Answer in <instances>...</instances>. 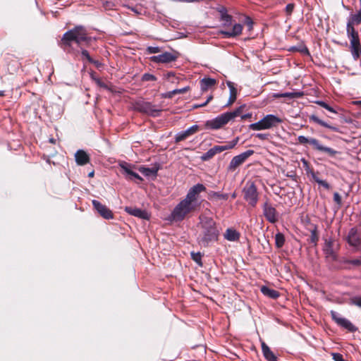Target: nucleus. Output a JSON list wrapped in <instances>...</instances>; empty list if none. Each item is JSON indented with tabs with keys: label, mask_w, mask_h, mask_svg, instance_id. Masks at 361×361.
I'll use <instances>...</instances> for the list:
<instances>
[{
	"label": "nucleus",
	"mask_w": 361,
	"mask_h": 361,
	"mask_svg": "<svg viewBox=\"0 0 361 361\" xmlns=\"http://www.w3.org/2000/svg\"><path fill=\"white\" fill-rule=\"evenodd\" d=\"M206 190L204 185L197 183L190 188L185 196L173 209L169 219L173 221H181L186 216L194 212L199 206L197 197Z\"/></svg>",
	"instance_id": "obj_1"
},
{
	"label": "nucleus",
	"mask_w": 361,
	"mask_h": 361,
	"mask_svg": "<svg viewBox=\"0 0 361 361\" xmlns=\"http://www.w3.org/2000/svg\"><path fill=\"white\" fill-rule=\"evenodd\" d=\"M201 232L197 237V243L202 247L212 246L218 240L219 231L216 222L211 217L200 218Z\"/></svg>",
	"instance_id": "obj_2"
},
{
	"label": "nucleus",
	"mask_w": 361,
	"mask_h": 361,
	"mask_svg": "<svg viewBox=\"0 0 361 361\" xmlns=\"http://www.w3.org/2000/svg\"><path fill=\"white\" fill-rule=\"evenodd\" d=\"M221 23L219 33L225 38H234L241 35L243 26L240 23H233L232 16L227 13L225 8L220 10Z\"/></svg>",
	"instance_id": "obj_3"
},
{
	"label": "nucleus",
	"mask_w": 361,
	"mask_h": 361,
	"mask_svg": "<svg viewBox=\"0 0 361 361\" xmlns=\"http://www.w3.org/2000/svg\"><path fill=\"white\" fill-rule=\"evenodd\" d=\"M282 121L283 118L274 114H267L259 121L250 124L249 128L256 131L267 130L276 127L279 123H282Z\"/></svg>",
	"instance_id": "obj_4"
},
{
	"label": "nucleus",
	"mask_w": 361,
	"mask_h": 361,
	"mask_svg": "<svg viewBox=\"0 0 361 361\" xmlns=\"http://www.w3.org/2000/svg\"><path fill=\"white\" fill-rule=\"evenodd\" d=\"M62 40L68 45H71L72 41H75L78 44H80L82 42H87L89 38L87 37L86 31L82 27H76L66 32L63 35Z\"/></svg>",
	"instance_id": "obj_5"
},
{
	"label": "nucleus",
	"mask_w": 361,
	"mask_h": 361,
	"mask_svg": "<svg viewBox=\"0 0 361 361\" xmlns=\"http://www.w3.org/2000/svg\"><path fill=\"white\" fill-rule=\"evenodd\" d=\"M298 143L302 145L309 143L314 147V149L318 150L319 152H326L331 157H334L338 153V152L334 150V149L322 145L319 142V140H317L315 138H309L304 135H299L298 137Z\"/></svg>",
	"instance_id": "obj_6"
},
{
	"label": "nucleus",
	"mask_w": 361,
	"mask_h": 361,
	"mask_svg": "<svg viewBox=\"0 0 361 361\" xmlns=\"http://www.w3.org/2000/svg\"><path fill=\"white\" fill-rule=\"evenodd\" d=\"M244 199L252 207H255L258 202V192L254 182L247 181L243 189Z\"/></svg>",
	"instance_id": "obj_7"
},
{
	"label": "nucleus",
	"mask_w": 361,
	"mask_h": 361,
	"mask_svg": "<svg viewBox=\"0 0 361 361\" xmlns=\"http://www.w3.org/2000/svg\"><path fill=\"white\" fill-rule=\"evenodd\" d=\"M238 114H221L216 118L205 122V128L209 130H217L222 128L228 121Z\"/></svg>",
	"instance_id": "obj_8"
},
{
	"label": "nucleus",
	"mask_w": 361,
	"mask_h": 361,
	"mask_svg": "<svg viewBox=\"0 0 361 361\" xmlns=\"http://www.w3.org/2000/svg\"><path fill=\"white\" fill-rule=\"evenodd\" d=\"M348 245L354 248L355 250H358L361 246V235L358 230L353 227L351 228L345 238Z\"/></svg>",
	"instance_id": "obj_9"
},
{
	"label": "nucleus",
	"mask_w": 361,
	"mask_h": 361,
	"mask_svg": "<svg viewBox=\"0 0 361 361\" xmlns=\"http://www.w3.org/2000/svg\"><path fill=\"white\" fill-rule=\"evenodd\" d=\"M350 39V51L354 60H357L361 56V44L360 42L359 35H348Z\"/></svg>",
	"instance_id": "obj_10"
},
{
	"label": "nucleus",
	"mask_w": 361,
	"mask_h": 361,
	"mask_svg": "<svg viewBox=\"0 0 361 361\" xmlns=\"http://www.w3.org/2000/svg\"><path fill=\"white\" fill-rule=\"evenodd\" d=\"M331 316L332 317V319L340 326L343 327V329H347L348 331L350 332H355L357 330V328L348 319L341 317L340 314L334 311H331Z\"/></svg>",
	"instance_id": "obj_11"
},
{
	"label": "nucleus",
	"mask_w": 361,
	"mask_h": 361,
	"mask_svg": "<svg viewBox=\"0 0 361 361\" xmlns=\"http://www.w3.org/2000/svg\"><path fill=\"white\" fill-rule=\"evenodd\" d=\"M361 23V11H358L355 13L350 15L347 27V35L358 34L354 28V25Z\"/></svg>",
	"instance_id": "obj_12"
},
{
	"label": "nucleus",
	"mask_w": 361,
	"mask_h": 361,
	"mask_svg": "<svg viewBox=\"0 0 361 361\" xmlns=\"http://www.w3.org/2000/svg\"><path fill=\"white\" fill-rule=\"evenodd\" d=\"M253 154L254 151L252 149H249L237 156H235L230 161L228 166L229 169L231 171L235 170L238 166L244 163L245 161Z\"/></svg>",
	"instance_id": "obj_13"
},
{
	"label": "nucleus",
	"mask_w": 361,
	"mask_h": 361,
	"mask_svg": "<svg viewBox=\"0 0 361 361\" xmlns=\"http://www.w3.org/2000/svg\"><path fill=\"white\" fill-rule=\"evenodd\" d=\"M263 214L266 219L271 224H274L279 220V214L276 209L268 202L263 205Z\"/></svg>",
	"instance_id": "obj_14"
},
{
	"label": "nucleus",
	"mask_w": 361,
	"mask_h": 361,
	"mask_svg": "<svg viewBox=\"0 0 361 361\" xmlns=\"http://www.w3.org/2000/svg\"><path fill=\"white\" fill-rule=\"evenodd\" d=\"M178 58V56L171 52H164L157 56H153L150 57V61L158 63H166L172 61H175Z\"/></svg>",
	"instance_id": "obj_15"
},
{
	"label": "nucleus",
	"mask_w": 361,
	"mask_h": 361,
	"mask_svg": "<svg viewBox=\"0 0 361 361\" xmlns=\"http://www.w3.org/2000/svg\"><path fill=\"white\" fill-rule=\"evenodd\" d=\"M334 240L332 238H325L323 251L326 257L331 258L333 260L337 259V255L334 248Z\"/></svg>",
	"instance_id": "obj_16"
},
{
	"label": "nucleus",
	"mask_w": 361,
	"mask_h": 361,
	"mask_svg": "<svg viewBox=\"0 0 361 361\" xmlns=\"http://www.w3.org/2000/svg\"><path fill=\"white\" fill-rule=\"evenodd\" d=\"M199 129L200 127L198 125H193L185 130L178 132L175 136V142L177 143L185 140L190 136L195 134L199 130Z\"/></svg>",
	"instance_id": "obj_17"
},
{
	"label": "nucleus",
	"mask_w": 361,
	"mask_h": 361,
	"mask_svg": "<svg viewBox=\"0 0 361 361\" xmlns=\"http://www.w3.org/2000/svg\"><path fill=\"white\" fill-rule=\"evenodd\" d=\"M92 205L97 212L106 219H111L113 218L112 212L107 208L105 205L100 203L96 200H92Z\"/></svg>",
	"instance_id": "obj_18"
},
{
	"label": "nucleus",
	"mask_w": 361,
	"mask_h": 361,
	"mask_svg": "<svg viewBox=\"0 0 361 361\" xmlns=\"http://www.w3.org/2000/svg\"><path fill=\"white\" fill-rule=\"evenodd\" d=\"M125 211L128 214L136 217H139L142 219H149L150 216L149 213L146 210L141 209L139 208L126 207L125 208Z\"/></svg>",
	"instance_id": "obj_19"
},
{
	"label": "nucleus",
	"mask_w": 361,
	"mask_h": 361,
	"mask_svg": "<svg viewBox=\"0 0 361 361\" xmlns=\"http://www.w3.org/2000/svg\"><path fill=\"white\" fill-rule=\"evenodd\" d=\"M160 169V164L159 163H154L152 168H147L145 166H140L139 171L146 177H157V172Z\"/></svg>",
	"instance_id": "obj_20"
},
{
	"label": "nucleus",
	"mask_w": 361,
	"mask_h": 361,
	"mask_svg": "<svg viewBox=\"0 0 361 361\" xmlns=\"http://www.w3.org/2000/svg\"><path fill=\"white\" fill-rule=\"evenodd\" d=\"M75 161L78 165L83 166L90 161V157L87 154L82 150H78L75 154Z\"/></svg>",
	"instance_id": "obj_21"
},
{
	"label": "nucleus",
	"mask_w": 361,
	"mask_h": 361,
	"mask_svg": "<svg viewBox=\"0 0 361 361\" xmlns=\"http://www.w3.org/2000/svg\"><path fill=\"white\" fill-rule=\"evenodd\" d=\"M262 350L264 357L268 361H277V357L274 355L269 346L267 345L264 343H262Z\"/></svg>",
	"instance_id": "obj_22"
},
{
	"label": "nucleus",
	"mask_w": 361,
	"mask_h": 361,
	"mask_svg": "<svg viewBox=\"0 0 361 361\" xmlns=\"http://www.w3.org/2000/svg\"><path fill=\"white\" fill-rule=\"evenodd\" d=\"M261 292L263 295L271 299H276L279 297V293L277 290L265 286L261 287Z\"/></svg>",
	"instance_id": "obj_23"
},
{
	"label": "nucleus",
	"mask_w": 361,
	"mask_h": 361,
	"mask_svg": "<svg viewBox=\"0 0 361 361\" xmlns=\"http://www.w3.org/2000/svg\"><path fill=\"white\" fill-rule=\"evenodd\" d=\"M216 83V81L212 78H203L200 81V88L202 92H205L209 89L214 87Z\"/></svg>",
	"instance_id": "obj_24"
},
{
	"label": "nucleus",
	"mask_w": 361,
	"mask_h": 361,
	"mask_svg": "<svg viewBox=\"0 0 361 361\" xmlns=\"http://www.w3.org/2000/svg\"><path fill=\"white\" fill-rule=\"evenodd\" d=\"M224 235V238L229 241H236L240 238V233L233 228L226 229Z\"/></svg>",
	"instance_id": "obj_25"
},
{
	"label": "nucleus",
	"mask_w": 361,
	"mask_h": 361,
	"mask_svg": "<svg viewBox=\"0 0 361 361\" xmlns=\"http://www.w3.org/2000/svg\"><path fill=\"white\" fill-rule=\"evenodd\" d=\"M208 198L212 201H217L220 200H226L228 198V195L226 193H221L219 192L210 191L208 193Z\"/></svg>",
	"instance_id": "obj_26"
},
{
	"label": "nucleus",
	"mask_w": 361,
	"mask_h": 361,
	"mask_svg": "<svg viewBox=\"0 0 361 361\" xmlns=\"http://www.w3.org/2000/svg\"><path fill=\"white\" fill-rule=\"evenodd\" d=\"M238 142V138L232 140L229 144L225 145H216L214 147L216 154L220 153L223 151L233 149Z\"/></svg>",
	"instance_id": "obj_27"
},
{
	"label": "nucleus",
	"mask_w": 361,
	"mask_h": 361,
	"mask_svg": "<svg viewBox=\"0 0 361 361\" xmlns=\"http://www.w3.org/2000/svg\"><path fill=\"white\" fill-rule=\"evenodd\" d=\"M302 95V93L300 92H286L283 94H276L274 97H285L288 99H292L295 98H299Z\"/></svg>",
	"instance_id": "obj_28"
},
{
	"label": "nucleus",
	"mask_w": 361,
	"mask_h": 361,
	"mask_svg": "<svg viewBox=\"0 0 361 361\" xmlns=\"http://www.w3.org/2000/svg\"><path fill=\"white\" fill-rule=\"evenodd\" d=\"M227 85L230 90V97L228 100V104H231L235 102L237 96V90L234 86V84L231 82H228Z\"/></svg>",
	"instance_id": "obj_29"
},
{
	"label": "nucleus",
	"mask_w": 361,
	"mask_h": 361,
	"mask_svg": "<svg viewBox=\"0 0 361 361\" xmlns=\"http://www.w3.org/2000/svg\"><path fill=\"white\" fill-rule=\"evenodd\" d=\"M285 243V237L283 233H277L275 235V244L276 246L279 248H281L283 246Z\"/></svg>",
	"instance_id": "obj_30"
},
{
	"label": "nucleus",
	"mask_w": 361,
	"mask_h": 361,
	"mask_svg": "<svg viewBox=\"0 0 361 361\" xmlns=\"http://www.w3.org/2000/svg\"><path fill=\"white\" fill-rule=\"evenodd\" d=\"M188 90H189V87H185L180 88V89H176V90H173V91L166 93L165 97L170 98V97H172L174 94L185 93V92H188Z\"/></svg>",
	"instance_id": "obj_31"
},
{
	"label": "nucleus",
	"mask_w": 361,
	"mask_h": 361,
	"mask_svg": "<svg viewBox=\"0 0 361 361\" xmlns=\"http://www.w3.org/2000/svg\"><path fill=\"white\" fill-rule=\"evenodd\" d=\"M312 177L319 185H322L326 190L330 189V185L326 181L321 180L315 173H312Z\"/></svg>",
	"instance_id": "obj_32"
},
{
	"label": "nucleus",
	"mask_w": 361,
	"mask_h": 361,
	"mask_svg": "<svg viewBox=\"0 0 361 361\" xmlns=\"http://www.w3.org/2000/svg\"><path fill=\"white\" fill-rule=\"evenodd\" d=\"M342 263L346 265H352L353 267H359L361 265V258L360 259H342Z\"/></svg>",
	"instance_id": "obj_33"
},
{
	"label": "nucleus",
	"mask_w": 361,
	"mask_h": 361,
	"mask_svg": "<svg viewBox=\"0 0 361 361\" xmlns=\"http://www.w3.org/2000/svg\"><path fill=\"white\" fill-rule=\"evenodd\" d=\"M215 154H216L215 152L214 147H212L201 156V159L202 161H207L212 159Z\"/></svg>",
	"instance_id": "obj_34"
},
{
	"label": "nucleus",
	"mask_w": 361,
	"mask_h": 361,
	"mask_svg": "<svg viewBox=\"0 0 361 361\" xmlns=\"http://www.w3.org/2000/svg\"><path fill=\"white\" fill-rule=\"evenodd\" d=\"M119 166L128 176H130V174L133 173V171L130 169V165L126 162L123 161L120 163Z\"/></svg>",
	"instance_id": "obj_35"
},
{
	"label": "nucleus",
	"mask_w": 361,
	"mask_h": 361,
	"mask_svg": "<svg viewBox=\"0 0 361 361\" xmlns=\"http://www.w3.org/2000/svg\"><path fill=\"white\" fill-rule=\"evenodd\" d=\"M191 257L192 260H194L199 266H202V255L200 252H192Z\"/></svg>",
	"instance_id": "obj_36"
},
{
	"label": "nucleus",
	"mask_w": 361,
	"mask_h": 361,
	"mask_svg": "<svg viewBox=\"0 0 361 361\" xmlns=\"http://www.w3.org/2000/svg\"><path fill=\"white\" fill-rule=\"evenodd\" d=\"M311 120H312L313 121L319 123V125L322 126H324L326 128H331V127L328 125L326 122L322 121L321 119H319L318 118V116L315 114H312V116H311Z\"/></svg>",
	"instance_id": "obj_37"
},
{
	"label": "nucleus",
	"mask_w": 361,
	"mask_h": 361,
	"mask_svg": "<svg viewBox=\"0 0 361 361\" xmlns=\"http://www.w3.org/2000/svg\"><path fill=\"white\" fill-rule=\"evenodd\" d=\"M350 303L361 308V297L355 296L350 299Z\"/></svg>",
	"instance_id": "obj_38"
},
{
	"label": "nucleus",
	"mask_w": 361,
	"mask_h": 361,
	"mask_svg": "<svg viewBox=\"0 0 361 361\" xmlns=\"http://www.w3.org/2000/svg\"><path fill=\"white\" fill-rule=\"evenodd\" d=\"M350 303L361 308V297L355 296L350 299Z\"/></svg>",
	"instance_id": "obj_39"
},
{
	"label": "nucleus",
	"mask_w": 361,
	"mask_h": 361,
	"mask_svg": "<svg viewBox=\"0 0 361 361\" xmlns=\"http://www.w3.org/2000/svg\"><path fill=\"white\" fill-rule=\"evenodd\" d=\"M331 355L334 361H345L343 355L338 353H331Z\"/></svg>",
	"instance_id": "obj_40"
},
{
	"label": "nucleus",
	"mask_w": 361,
	"mask_h": 361,
	"mask_svg": "<svg viewBox=\"0 0 361 361\" xmlns=\"http://www.w3.org/2000/svg\"><path fill=\"white\" fill-rule=\"evenodd\" d=\"M144 106L143 108L138 109L141 113H149V111H152L151 109V105L149 103H145Z\"/></svg>",
	"instance_id": "obj_41"
},
{
	"label": "nucleus",
	"mask_w": 361,
	"mask_h": 361,
	"mask_svg": "<svg viewBox=\"0 0 361 361\" xmlns=\"http://www.w3.org/2000/svg\"><path fill=\"white\" fill-rule=\"evenodd\" d=\"M334 201L338 205L341 206L342 204V199L341 195L338 192L334 194Z\"/></svg>",
	"instance_id": "obj_42"
},
{
	"label": "nucleus",
	"mask_w": 361,
	"mask_h": 361,
	"mask_svg": "<svg viewBox=\"0 0 361 361\" xmlns=\"http://www.w3.org/2000/svg\"><path fill=\"white\" fill-rule=\"evenodd\" d=\"M245 24L247 26V27L250 30L252 29L253 22L250 17H248V16L245 17Z\"/></svg>",
	"instance_id": "obj_43"
},
{
	"label": "nucleus",
	"mask_w": 361,
	"mask_h": 361,
	"mask_svg": "<svg viewBox=\"0 0 361 361\" xmlns=\"http://www.w3.org/2000/svg\"><path fill=\"white\" fill-rule=\"evenodd\" d=\"M94 80L95 81L96 84L99 87H102V88H105V89L108 88V86L104 82H102L101 79H99V78H94Z\"/></svg>",
	"instance_id": "obj_44"
},
{
	"label": "nucleus",
	"mask_w": 361,
	"mask_h": 361,
	"mask_svg": "<svg viewBox=\"0 0 361 361\" xmlns=\"http://www.w3.org/2000/svg\"><path fill=\"white\" fill-rule=\"evenodd\" d=\"M147 51L149 54H155L159 52L160 49L158 47H149Z\"/></svg>",
	"instance_id": "obj_45"
},
{
	"label": "nucleus",
	"mask_w": 361,
	"mask_h": 361,
	"mask_svg": "<svg viewBox=\"0 0 361 361\" xmlns=\"http://www.w3.org/2000/svg\"><path fill=\"white\" fill-rule=\"evenodd\" d=\"M82 56L85 58L89 62H93V59L90 57L89 53L86 50H82Z\"/></svg>",
	"instance_id": "obj_46"
},
{
	"label": "nucleus",
	"mask_w": 361,
	"mask_h": 361,
	"mask_svg": "<svg viewBox=\"0 0 361 361\" xmlns=\"http://www.w3.org/2000/svg\"><path fill=\"white\" fill-rule=\"evenodd\" d=\"M269 135L268 133H257L255 137L262 140H265L269 138Z\"/></svg>",
	"instance_id": "obj_47"
},
{
	"label": "nucleus",
	"mask_w": 361,
	"mask_h": 361,
	"mask_svg": "<svg viewBox=\"0 0 361 361\" xmlns=\"http://www.w3.org/2000/svg\"><path fill=\"white\" fill-rule=\"evenodd\" d=\"M294 9L293 4H288L286 7V12L288 15H290Z\"/></svg>",
	"instance_id": "obj_48"
},
{
	"label": "nucleus",
	"mask_w": 361,
	"mask_h": 361,
	"mask_svg": "<svg viewBox=\"0 0 361 361\" xmlns=\"http://www.w3.org/2000/svg\"><path fill=\"white\" fill-rule=\"evenodd\" d=\"M317 103L319 104H320L321 106H324L329 111H331V112H333V113H336L334 110H333V109L331 107H330L329 105H327L324 102H318Z\"/></svg>",
	"instance_id": "obj_49"
},
{
	"label": "nucleus",
	"mask_w": 361,
	"mask_h": 361,
	"mask_svg": "<svg viewBox=\"0 0 361 361\" xmlns=\"http://www.w3.org/2000/svg\"><path fill=\"white\" fill-rule=\"evenodd\" d=\"M311 240L313 243H315L317 241L316 229L312 231V232H311Z\"/></svg>",
	"instance_id": "obj_50"
},
{
	"label": "nucleus",
	"mask_w": 361,
	"mask_h": 361,
	"mask_svg": "<svg viewBox=\"0 0 361 361\" xmlns=\"http://www.w3.org/2000/svg\"><path fill=\"white\" fill-rule=\"evenodd\" d=\"M212 99V96H209L207 97V101L202 104H196V105H194L193 106V108H197V107H199V106H205L211 99Z\"/></svg>",
	"instance_id": "obj_51"
},
{
	"label": "nucleus",
	"mask_w": 361,
	"mask_h": 361,
	"mask_svg": "<svg viewBox=\"0 0 361 361\" xmlns=\"http://www.w3.org/2000/svg\"><path fill=\"white\" fill-rule=\"evenodd\" d=\"M143 79L145 80H155V78L154 75H149V74H145L143 75Z\"/></svg>",
	"instance_id": "obj_52"
},
{
	"label": "nucleus",
	"mask_w": 361,
	"mask_h": 361,
	"mask_svg": "<svg viewBox=\"0 0 361 361\" xmlns=\"http://www.w3.org/2000/svg\"><path fill=\"white\" fill-rule=\"evenodd\" d=\"M130 176H131V177H133L134 178H136V179H137L139 180H142V178L140 177V176L138 173H135L134 171H133V173L130 174Z\"/></svg>",
	"instance_id": "obj_53"
},
{
	"label": "nucleus",
	"mask_w": 361,
	"mask_h": 361,
	"mask_svg": "<svg viewBox=\"0 0 361 361\" xmlns=\"http://www.w3.org/2000/svg\"><path fill=\"white\" fill-rule=\"evenodd\" d=\"M246 106L245 105H243V106H241L236 111H235L234 113H241L242 111L246 110Z\"/></svg>",
	"instance_id": "obj_54"
},
{
	"label": "nucleus",
	"mask_w": 361,
	"mask_h": 361,
	"mask_svg": "<svg viewBox=\"0 0 361 361\" xmlns=\"http://www.w3.org/2000/svg\"><path fill=\"white\" fill-rule=\"evenodd\" d=\"M94 64H95V66L97 67V68H99L102 66V63L98 61H94L93 60V62H92Z\"/></svg>",
	"instance_id": "obj_55"
},
{
	"label": "nucleus",
	"mask_w": 361,
	"mask_h": 361,
	"mask_svg": "<svg viewBox=\"0 0 361 361\" xmlns=\"http://www.w3.org/2000/svg\"><path fill=\"white\" fill-rule=\"evenodd\" d=\"M252 114H243L241 118H248V117H250Z\"/></svg>",
	"instance_id": "obj_56"
},
{
	"label": "nucleus",
	"mask_w": 361,
	"mask_h": 361,
	"mask_svg": "<svg viewBox=\"0 0 361 361\" xmlns=\"http://www.w3.org/2000/svg\"><path fill=\"white\" fill-rule=\"evenodd\" d=\"M300 51L302 53L308 54V50L307 48H304V49H301Z\"/></svg>",
	"instance_id": "obj_57"
},
{
	"label": "nucleus",
	"mask_w": 361,
	"mask_h": 361,
	"mask_svg": "<svg viewBox=\"0 0 361 361\" xmlns=\"http://www.w3.org/2000/svg\"><path fill=\"white\" fill-rule=\"evenodd\" d=\"M195 0H178V1H183V2H192Z\"/></svg>",
	"instance_id": "obj_58"
},
{
	"label": "nucleus",
	"mask_w": 361,
	"mask_h": 361,
	"mask_svg": "<svg viewBox=\"0 0 361 361\" xmlns=\"http://www.w3.org/2000/svg\"><path fill=\"white\" fill-rule=\"evenodd\" d=\"M93 176H94V171H91V172H90V173H89V174H88V176H89V177H93Z\"/></svg>",
	"instance_id": "obj_59"
},
{
	"label": "nucleus",
	"mask_w": 361,
	"mask_h": 361,
	"mask_svg": "<svg viewBox=\"0 0 361 361\" xmlns=\"http://www.w3.org/2000/svg\"><path fill=\"white\" fill-rule=\"evenodd\" d=\"M49 142H50L51 143L54 144V143H55V140H54V139H53V138H51V139L49 140Z\"/></svg>",
	"instance_id": "obj_60"
},
{
	"label": "nucleus",
	"mask_w": 361,
	"mask_h": 361,
	"mask_svg": "<svg viewBox=\"0 0 361 361\" xmlns=\"http://www.w3.org/2000/svg\"><path fill=\"white\" fill-rule=\"evenodd\" d=\"M231 197L232 198H235L236 197V193L235 192H233L232 195H231Z\"/></svg>",
	"instance_id": "obj_61"
},
{
	"label": "nucleus",
	"mask_w": 361,
	"mask_h": 361,
	"mask_svg": "<svg viewBox=\"0 0 361 361\" xmlns=\"http://www.w3.org/2000/svg\"><path fill=\"white\" fill-rule=\"evenodd\" d=\"M4 95V91H1L0 90V97H2Z\"/></svg>",
	"instance_id": "obj_62"
},
{
	"label": "nucleus",
	"mask_w": 361,
	"mask_h": 361,
	"mask_svg": "<svg viewBox=\"0 0 361 361\" xmlns=\"http://www.w3.org/2000/svg\"><path fill=\"white\" fill-rule=\"evenodd\" d=\"M151 115H152V116H156L157 114H151Z\"/></svg>",
	"instance_id": "obj_63"
}]
</instances>
